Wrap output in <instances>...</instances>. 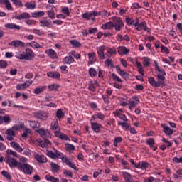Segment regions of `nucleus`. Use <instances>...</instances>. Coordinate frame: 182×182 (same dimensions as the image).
Masks as SVG:
<instances>
[{"label": "nucleus", "mask_w": 182, "mask_h": 182, "mask_svg": "<svg viewBox=\"0 0 182 182\" xmlns=\"http://www.w3.org/2000/svg\"><path fill=\"white\" fill-rule=\"evenodd\" d=\"M157 71L159 72L156 76L158 81H156L154 77H150L148 78V82H149L150 85H152L153 87H160V86L163 87V86H166V84L164 83V80H166V71H164L161 68H158Z\"/></svg>", "instance_id": "1"}, {"label": "nucleus", "mask_w": 182, "mask_h": 182, "mask_svg": "<svg viewBox=\"0 0 182 182\" xmlns=\"http://www.w3.org/2000/svg\"><path fill=\"white\" fill-rule=\"evenodd\" d=\"M18 59H21V60H32L33 58H35V53L32 50L29 48L26 49V52H23L22 53L19 54Z\"/></svg>", "instance_id": "2"}, {"label": "nucleus", "mask_w": 182, "mask_h": 182, "mask_svg": "<svg viewBox=\"0 0 182 182\" xmlns=\"http://www.w3.org/2000/svg\"><path fill=\"white\" fill-rule=\"evenodd\" d=\"M6 163L8 164L9 166L11 168H18V166H20L21 162H18L15 158L12 157V156L6 155L5 156Z\"/></svg>", "instance_id": "3"}, {"label": "nucleus", "mask_w": 182, "mask_h": 182, "mask_svg": "<svg viewBox=\"0 0 182 182\" xmlns=\"http://www.w3.org/2000/svg\"><path fill=\"white\" fill-rule=\"evenodd\" d=\"M18 170L20 171H23L24 174H32L33 171V167L28 164H22L21 163L18 167Z\"/></svg>", "instance_id": "4"}, {"label": "nucleus", "mask_w": 182, "mask_h": 182, "mask_svg": "<svg viewBox=\"0 0 182 182\" xmlns=\"http://www.w3.org/2000/svg\"><path fill=\"white\" fill-rule=\"evenodd\" d=\"M112 23L115 31L117 32L122 31V28L124 26V23H123V21L119 17H113Z\"/></svg>", "instance_id": "5"}, {"label": "nucleus", "mask_w": 182, "mask_h": 182, "mask_svg": "<svg viewBox=\"0 0 182 182\" xmlns=\"http://www.w3.org/2000/svg\"><path fill=\"white\" fill-rule=\"evenodd\" d=\"M75 55H76L75 51L69 53V55L63 58V63L64 65H71V63H73L75 62Z\"/></svg>", "instance_id": "6"}, {"label": "nucleus", "mask_w": 182, "mask_h": 182, "mask_svg": "<svg viewBox=\"0 0 182 182\" xmlns=\"http://www.w3.org/2000/svg\"><path fill=\"white\" fill-rule=\"evenodd\" d=\"M139 102H140V100L138 97H132L129 102V109L133 110L139 105Z\"/></svg>", "instance_id": "7"}, {"label": "nucleus", "mask_w": 182, "mask_h": 182, "mask_svg": "<svg viewBox=\"0 0 182 182\" xmlns=\"http://www.w3.org/2000/svg\"><path fill=\"white\" fill-rule=\"evenodd\" d=\"M33 83V81H32V80L26 81L23 84L17 85L16 89H17V90H25V89H26V87H29L31 86V85H32Z\"/></svg>", "instance_id": "8"}, {"label": "nucleus", "mask_w": 182, "mask_h": 182, "mask_svg": "<svg viewBox=\"0 0 182 182\" xmlns=\"http://www.w3.org/2000/svg\"><path fill=\"white\" fill-rule=\"evenodd\" d=\"M34 117L40 120H46V119H48V112L43 111L35 112Z\"/></svg>", "instance_id": "9"}, {"label": "nucleus", "mask_w": 182, "mask_h": 182, "mask_svg": "<svg viewBox=\"0 0 182 182\" xmlns=\"http://www.w3.org/2000/svg\"><path fill=\"white\" fill-rule=\"evenodd\" d=\"M5 134H6V139L9 141H12L14 137H15V131L12 129H8L6 130Z\"/></svg>", "instance_id": "10"}, {"label": "nucleus", "mask_w": 182, "mask_h": 182, "mask_svg": "<svg viewBox=\"0 0 182 182\" xmlns=\"http://www.w3.org/2000/svg\"><path fill=\"white\" fill-rule=\"evenodd\" d=\"M9 46H14V48H25V43L19 41L15 40L9 43Z\"/></svg>", "instance_id": "11"}, {"label": "nucleus", "mask_w": 182, "mask_h": 182, "mask_svg": "<svg viewBox=\"0 0 182 182\" xmlns=\"http://www.w3.org/2000/svg\"><path fill=\"white\" fill-rule=\"evenodd\" d=\"M6 29H13L14 31H21V26L16 25L14 23H9L4 25Z\"/></svg>", "instance_id": "12"}, {"label": "nucleus", "mask_w": 182, "mask_h": 182, "mask_svg": "<svg viewBox=\"0 0 182 182\" xmlns=\"http://www.w3.org/2000/svg\"><path fill=\"white\" fill-rule=\"evenodd\" d=\"M10 146L11 147H12V149H14V150H16V151H18V153H22V151H23V149H22V147H21V145H19L18 142L15 141L10 142Z\"/></svg>", "instance_id": "13"}, {"label": "nucleus", "mask_w": 182, "mask_h": 182, "mask_svg": "<svg viewBox=\"0 0 182 182\" xmlns=\"http://www.w3.org/2000/svg\"><path fill=\"white\" fill-rule=\"evenodd\" d=\"M136 28V31H146V32H150V28H147V23H146V21H142L141 23L138 24L137 26H135Z\"/></svg>", "instance_id": "14"}, {"label": "nucleus", "mask_w": 182, "mask_h": 182, "mask_svg": "<svg viewBox=\"0 0 182 182\" xmlns=\"http://www.w3.org/2000/svg\"><path fill=\"white\" fill-rule=\"evenodd\" d=\"M61 160L62 161H63V163H65L67 166H69V167H70L71 168L76 170V165H75V164L70 161V159L66 157H63Z\"/></svg>", "instance_id": "15"}, {"label": "nucleus", "mask_w": 182, "mask_h": 182, "mask_svg": "<svg viewBox=\"0 0 182 182\" xmlns=\"http://www.w3.org/2000/svg\"><path fill=\"white\" fill-rule=\"evenodd\" d=\"M54 133L55 137H58V139H61V140H69V137L68 136V135L59 131H55Z\"/></svg>", "instance_id": "16"}, {"label": "nucleus", "mask_w": 182, "mask_h": 182, "mask_svg": "<svg viewBox=\"0 0 182 182\" xmlns=\"http://www.w3.org/2000/svg\"><path fill=\"white\" fill-rule=\"evenodd\" d=\"M37 133L40 134L41 136L45 139V137H49L50 136V133L48 132V130L43 129L42 128L37 130Z\"/></svg>", "instance_id": "17"}, {"label": "nucleus", "mask_w": 182, "mask_h": 182, "mask_svg": "<svg viewBox=\"0 0 182 182\" xmlns=\"http://www.w3.org/2000/svg\"><path fill=\"white\" fill-rule=\"evenodd\" d=\"M41 26L50 28L52 26V21L50 20H48L46 18H43L40 21Z\"/></svg>", "instance_id": "18"}, {"label": "nucleus", "mask_w": 182, "mask_h": 182, "mask_svg": "<svg viewBox=\"0 0 182 182\" xmlns=\"http://www.w3.org/2000/svg\"><path fill=\"white\" fill-rule=\"evenodd\" d=\"M122 176L126 182H139L137 181H133V178H132V175L127 172H122Z\"/></svg>", "instance_id": "19"}, {"label": "nucleus", "mask_w": 182, "mask_h": 182, "mask_svg": "<svg viewBox=\"0 0 182 182\" xmlns=\"http://www.w3.org/2000/svg\"><path fill=\"white\" fill-rule=\"evenodd\" d=\"M28 18H31V14L26 12H23L19 16H15V19H18V21H21V19H28Z\"/></svg>", "instance_id": "20"}, {"label": "nucleus", "mask_w": 182, "mask_h": 182, "mask_svg": "<svg viewBox=\"0 0 182 182\" xmlns=\"http://www.w3.org/2000/svg\"><path fill=\"white\" fill-rule=\"evenodd\" d=\"M115 68L117 73H119L120 76H122V77H129V74L124 70H122L119 65H117Z\"/></svg>", "instance_id": "21"}, {"label": "nucleus", "mask_w": 182, "mask_h": 182, "mask_svg": "<svg viewBox=\"0 0 182 182\" xmlns=\"http://www.w3.org/2000/svg\"><path fill=\"white\" fill-rule=\"evenodd\" d=\"M36 159L38 163H48V159L44 155H36Z\"/></svg>", "instance_id": "22"}, {"label": "nucleus", "mask_w": 182, "mask_h": 182, "mask_svg": "<svg viewBox=\"0 0 182 182\" xmlns=\"http://www.w3.org/2000/svg\"><path fill=\"white\" fill-rule=\"evenodd\" d=\"M162 127L164 129L163 132L166 133L168 136H171L173 133H174V130L171 129L170 127L165 126L164 124H162Z\"/></svg>", "instance_id": "23"}, {"label": "nucleus", "mask_w": 182, "mask_h": 182, "mask_svg": "<svg viewBox=\"0 0 182 182\" xmlns=\"http://www.w3.org/2000/svg\"><path fill=\"white\" fill-rule=\"evenodd\" d=\"M97 54L100 59H106V56L105 55V46H101L99 48Z\"/></svg>", "instance_id": "24"}, {"label": "nucleus", "mask_w": 182, "mask_h": 182, "mask_svg": "<svg viewBox=\"0 0 182 182\" xmlns=\"http://www.w3.org/2000/svg\"><path fill=\"white\" fill-rule=\"evenodd\" d=\"M130 52V50L127 49L126 47L122 46L118 48L119 55H127Z\"/></svg>", "instance_id": "25"}, {"label": "nucleus", "mask_w": 182, "mask_h": 182, "mask_svg": "<svg viewBox=\"0 0 182 182\" xmlns=\"http://www.w3.org/2000/svg\"><path fill=\"white\" fill-rule=\"evenodd\" d=\"M48 77H52L53 79H59L60 77V74L58 72H50L47 73Z\"/></svg>", "instance_id": "26"}, {"label": "nucleus", "mask_w": 182, "mask_h": 182, "mask_svg": "<svg viewBox=\"0 0 182 182\" xmlns=\"http://www.w3.org/2000/svg\"><path fill=\"white\" fill-rule=\"evenodd\" d=\"M46 53L48 55V56H50V58H51L52 59H57L58 58V55L56 54V53L55 52V50H53V49H49L46 51Z\"/></svg>", "instance_id": "27"}, {"label": "nucleus", "mask_w": 182, "mask_h": 182, "mask_svg": "<svg viewBox=\"0 0 182 182\" xmlns=\"http://www.w3.org/2000/svg\"><path fill=\"white\" fill-rule=\"evenodd\" d=\"M88 86H89V90H90L91 92H95L96 90V87L97 86V82L96 81H95L93 82V81H90L88 83Z\"/></svg>", "instance_id": "28"}, {"label": "nucleus", "mask_w": 182, "mask_h": 182, "mask_svg": "<svg viewBox=\"0 0 182 182\" xmlns=\"http://www.w3.org/2000/svg\"><path fill=\"white\" fill-rule=\"evenodd\" d=\"M118 125L122 126L124 130H129V129H130V123L127 122H119Z\"/></svg>", "instance_id": "29"}, {"label": "nucleus", "mask_w": 182, "mask_h": 182, "mask_svg": "<svg viewBox=\"0 0 182 182\" xmlns=\"http://www.w3.org/2000/svg\"><path fill=\"white\" fill-rule=\"evenodd\" d=\"M88 56H89L90 65H93V63L96 62V55L95 54V53H91L88 54Z\"/></svg>", "instance_id": "30"}, {"label": "nucleus", "mask_w": 182, "mask_h": 182, "mask_svg": "<svg viewBox=\"0 0 182 182\" xmlns=\"http://www.w3.org/2000/svg\"><path fill=\"white\" fill-rule=\"evenodd\" d=\"M51 130H57V132H60V128H59V125L58 124V120L55 119L51 123Z\"/></svg>", "instance_id": "31"}, {"label": "nucleus", "mask_w": 182, "mask_h": 182, "mask_svg": "<svg viewBox=\"0 0 182 182\" xmlns=\"http://www.w3.org/2000/svg\"><path fill=\"white\" fill-rule=\"evenodd\" d=\"M47 156L50 157L51 159H55V157H60V153L56 151V153H53V151H47Z\"/></svg>", "instance_id": "32"}, {"label": "nucleus", "mask_w": 182, "mask_h": 182, "mask_svg": "<svg viewBox=\"0 0 182 182\" xmlns=\"http://www.w3.org/2000/svg\"><path fill=\"white\" fill-rule=\"evenodd\" d=\"M44 90H46V85L36 87L34 90V93L36 95H41V93H42V92H44Z\"/></svg>", "instance_id": "33"}, {"label": "nucleus", "mask_w": 182, "mask_h": 182, "mask_svg": "<svg viewBox=\"0 0 182 182\" xmlns=\"http://www.w3.org/2000/svg\"><path fill=\"white\" fill-rule=\"evenodd\" d=\"M113 28H114L113 22H108L102 26V28L105 30L106 29L110 30V29H113Z\"/></svg>", "instance_id": "34"}, {"label": "nucleus", "mask_w": 182, "mask_h": 182, "mask_svg": "<svg viewBox=\"0 0 182 182\" xmlns=\"http://www.w3.org/2000/svg\"><path fill=\"white\" fill-rule=\"evenodd\" d=\"M138 168H141V170H146V168H149V163L147 162H139L138 166Z\"/></svg>", "instance_id": "35"}, {"label": "nucleus", "mask_w": 182, "mask_h": 182, "mask_svg": "<svg viewBox=\"0 0 182 182\" xmlns=\"http://www.w3.org/2000/svg\"><path fill=\"white\" fill-rule=\"evenodd\" d=\"M46 179L48 180V181H51V182H59L60 181L59 178H55V176H52L50 175H46Z\"/></svg>", "instance_id": "36"}, {"label": "nucleus", "mask_w": 182, "mask_h": 182, "mask_svg": "<svg viewBox=\"0 0 182 182\" xmlns=\"http://www.w3.org/2000/svg\"><path fill=\"white\" fill-rule=\"evenodd\" d=\"M59 87H60V85L58 84H52L48 86V89L54 92H58Z\"/></svg>", "instance_id": "37"}, {"label": "nucleus", "mask_w": 182, "mask_h": 182, "mask_svg": "<svg viewBox=\"0 0 182 182\" xmlns=\"http://www.w3.org/2000/svg\"><path fill=\"white\" fill-rule=\"evenodd\" d=\"M112 55H116V49L114 48H109L106 53V56L107 58H112Z\"/></svg>", "instance_id": "38"}, {"label": "nucleus", "mask_w": 182, "mask_h": 182, "mask_svg": "<svg viewBox=\"0 0 182 182\" xmlns=\"http://www.w3.org/2000/svg\"><path fill=\"white\" fill-rule=\"evenodd\" d=\"M50 166L52 168V171H54L55 173H58V171L60 169V166H59L53 162L50 163Z\"/></svg>", "instance_id": "39"}, {"label": "nucleus", "mask_w": 182, "mask_h": 182, "mask_svg": "<svg viewBox=\"0 0 182 182\" xmlns=\"http://www.w3.org/2000/svg\"><path fill=\"white\" fill-rule=\"evenodd\" d=\"M136 66L138 68L139 73L141 75V76H144V70H143V66L141 63L136 62Z\"/></svg>", "instance_id": "40"}, {"label": "nucleus", "mask_w": 182, "mask_h": 182, "mask_svg": "<svg viewBox=\"0 0 182 182\" xmlns=\"http://www.w3.org/2000/svg\"><path fill=\"white\" fill-rule=\"evenodd\" d=\"M82 18L84 19H87V21L93 19V14L92 13H85L82 14Z\"/></svg>", "instance_id": "41"}, {"label": "nucleus", "mask_w": 182, "mask_h": 182, "mask_svg": "<svg viewBox=\"0 0 182 182\" xmlns=\"http://www.w3.org/2000/svg\"><path fill=\"white\" fill-rule=\"evenodd\" d=\"M1 175L3 176V177H6L7 180H12V176H11L9 172L6 171H1Z\"/></svg>", "instance_id": "42"}, {"label": "nucleus", "mask_w": 182, "mask_h": 182, "mask_svg": "<svg viewBox=\"0 0 182 182\" xmlns=\"http://www.w3.org/2000/svg\"><path fill=\"white\" fill-rule=\"evenodd\" d=\"M70 43L74 46V48H80V46H82V43L77 40H71Z\"/></svg>", "instance_id": "43"}, {"label": "nucleus", "mask_w": 182, "mask_h": 182, "mask_svg": "<svg viewBox=\"0 0 182 182\" xmlns=\"http://www.w3.org/2000/svg\"><path fill=\"white\" fill-rule=\"evenodd\" d=\"M3 4H5V6L8 9V11H12L14 9L12 8V4H11V1H9V0L4 1Z\"/></svg>", "instance_id": "44"}, {"label": "nucleus", "mask_w": 182, "mask_h": 182, "mask_svg": "<svg viewBox=\"0 0 182 182\" xmlns=\"http://www.w3.org/2000/svg\"><path fill=\"white\" fill-rule=\"evenodd\" d=\"M154 143H155V141H154V139L153 138H150L146 141V144H148V146H150V149H153V147H154Z\"/></svg>", "instance_id": "45"}, {"label": "nucleus", "mask_w": 182, "mask_h": 182, "mask_svg": "<svg viewBox=\"0 0 182 182\" xmlns=\"http://www.w3.org/2000/svg\"><path fill=\"white\" fill-rule=\"evenodd\" d=\"M6 123V124H9L11 123V117L9 115H5L4 117H2V123Z\"/></svg>", "instance_id": "46"}, {"label": "nucleus", "mask_w": 182, "mask_h": 182, "mask_svg": "<svg viewBox=\"0 0 182 182\" xmlns=\"http://www.w3.org/2000/svg\"><path fill=\"white\" fill-rule=\"evenodd\" d=\"M45 15V12L43 11H37L35 13H32L33 18H39V16H43Z\"/></svg>", "instance_id": "47"}, {"label": "nucleus", "mask_w": 182, "mask_h": 182, "mask_svg": "<svg viewBox=\"0 0 182 182\" xmlns=\"http://www.w3.org/2000/svg\"><path fill=\"white\" fill-rule=\"evenodd\" d=\"M25 6L28 8V9H35V8H36V4L35 3L32 4L31 2H27L25 4Z\"/></svg>", "instance_id": "48"}, {"label": "nucleus", "mask_w": 182, "mask_h": 182, "mask_svg": "<svg viewBox=\"0 0 182 182\" xmlns=\"http://www.w3.org/2000/svg\"><path fill=\"white\" fill-rule=\"evenodd\" d=\"M126 22L128 25H134V26H137V23H134V20H133V18H127Z\"/></svg>", "instance_id": "49"}, {"label": "nucleus", "mask_w": 182, "mask_h": 182, "mask_svg": "<svg viewBox=\"0 0 182 182\" xmlns=\"http://www.w3.org/2000/svg\"><path fill=\"white\" fill-rule=\"evenodd\" d=\"M92 128L96 133H99L100 130L99 129V124L97 123H92Z\"/></svg>", "instance_id": "50"}, {"label": "nucleus", "mask_w": 182, "mask_h": 182, "mask_svg": "<svg viewBox=\"0 0 182 182\" xmlns=\"http://www.w3.org/2000/svg\"><path fill=\"white\" fill-rule=\"evenodd\" d=\"M29 46L34 48L35 49H39L41 48V45H39V43H36V41L30 43Z\"/></svg>", "instance_id": "51"}, {"label": "nucleus", "mask_w": 182, "mask_h": 182, "mask_svg": "<svg viewBox=\"0 0 182 182\" xmlns=\"http://www.w3.org/2000/svg\"><path fill=\"white\" fill-rule=\"evenodd\" d=\"M122 141H123V138H122V136L116 137L114 141V146H115V147H117V143H122Z\"/></svg>", "instance_id": "52"}, {"label": "nucleus", "mask_w": 182, "mask_h": 182, "mask_svg": "<svg viewBox=\"0 0 182 182\" xmlns=\"http://www.w3.org/2000/svg\"><path fill=\"white\" fill-rule=\"evenodd\" d=\"M143 60L144 65L146 66V68H149V66H150V58H149L148 57H144Z\"/></svg>", "instance_id": "53"}, {"label": "nucleus", "mask_w": 182, "mask_h": 182, "mask_svg": "<svg viewBox=\"0 0 182 182\" xmlns=\"http://www.w3.org/2000/svg\"><path fill=\"white\" fill-rule=\"evenodd\" d=\"M6 68H8V62L2 60H0V68L6 69Z\"/></svg>", "instance_id": "54"}, {"label": "nucleus", "mask_w": 182, "mask_h": 182, "mask_svg": "<svg viewBox=\"0 0 182 182\" xmlns=\"http://www.w3.org/2000/svg\"><path fill=\"white\" fill-rule=\"evenodd\" d=\"M112 78L115 82H119L120 83H122V82H123V80L122 79H120V77H119V76H117L116 74L112 73Z\"/></svg>", "instance_id": "55"}, {"label": "nucleus", "mask_w": 182, "mask_h": 182, "mask_svg": "<svg viewBox=\"0 0 182 182\" xmlns=\"http://www.w3.org/2000/svg\"><path fill=\"white\" fill-rule=\"evenodd\" d=\"M30 126L33 129H36V127H39V124L36 121H30Z\"/></svg>", "instance_id": "56"}, {"label": "nucleus", "mask_w": 182, "mask_h": 182, "mask_svg": "<svg viewBox=\"0 0 182 182\" xmlns=\"http://www.w3.org/2000/svg\"><path fill=\"white\" fill-rule=\"evenodd\" d=\"M7 156H14V157H18V153L12 150L7 151Z\"/></svg>", "instance_id": "57"}, {"label": "nucleus", "mask_w": 182, "mask_h": 182, "mask_svg": "<svg viewBox=\"0 0 182 182\" xmlns=\"http://www.w3.org/2000/svg\"><path fill=\"white\" fill-rule=\"evenodd\" d=\"M161 49L162 53H166V55H168V53H170V50H168V48H167L164 46H161Z\"/></svg>", "instance_id": "58"}, {"label": "nucleus", "mask_w": 182, "mask_h": 182, "mask_svg": "<svg viewBox=\"0 0 182 182\" xmlns=\"http://www.w3.org/2000/svg\"><path fill=\"white\" fill-rule=\"evenodd\" d=\"M89 73H90V76H92V77H95V76H96V75H97L96 70H95V68H90Z\"/></svg>", "instance_id": "59"}, {"label": "nucleus", "mask_w": 182, "mask_h": 182, "mask_svg": "<svg viewBox=\"0 0 182 182\" xmlns=\"http://www.w3.org/2000/svg\"><path fill=\"white\" fill-rule=\"evenodd\" d=\"M65 117V114L62 112V109H58L57 111V117L58 119H62V117Z\"/></svg>", "instance_id": "60"}, {"label": "nucleus", "mask_w": 182, "mask_h": 182, "mask_svg": "<svg viewBox=\"0 0 182 182\" xmlns=\"http://www.w3.org/2000/svg\"><path fill=\"white\" fill-rule=\"evenodd\" d=\"M48 15L50 19H53L55 18V11L53 10H49L48 11Z\"/></svg>", "instance_id": "61"}, {"label": "nucleus", "mask_w": 182, "mask_h": 182, "mask_svg": "<svg viewBox=\"0 0 182 182\" xmlns=\"http://www.w3.org/2000/svg\"><path fill=\"white\" fill-rule=\"evenodd\" d=\"M11 1L13 2V4H14V5H18V6H23V4L20 0H11Z\"/></svg>", "instance_id": "62"}, {"label": "nucleus", "mask_w": 182, "mask_h": 182, "mask_svg": "<svg viewBox=\"0 0 182 182\" xmlns=\"http://www.w3.org/2000/svg\"><path fill=\"white\" fill-rule=\"evenodd\" d=\"M65 146H66L67 150H72V151L75 150V146L73 144H66Z\"/></svg>", "instance_id": "63"}, {"label": "nucleus", "mask_w": 182, "mask_h": 182, "mask_svg": "<svg viewBox=\"0 0 182 182\" xmlns=\"http://www.w3.org/2000/svg\"><path fill=\"white\" fill-rule=\"evenodd\" d=\"M173 163H182V157H180V158L174 157L173 159Z\"/></svg>", "instance_id": "64"}]
</instances>
